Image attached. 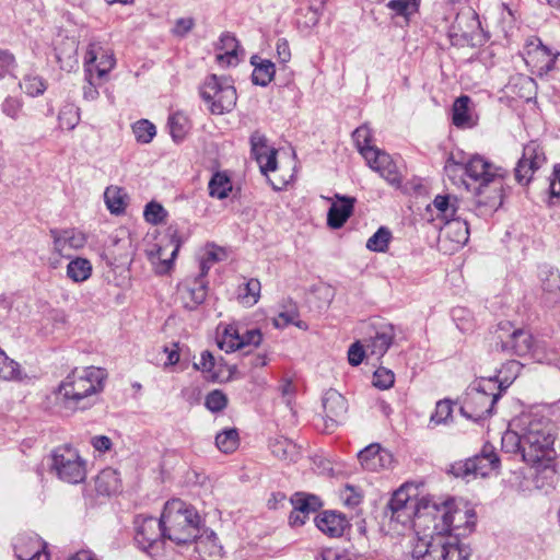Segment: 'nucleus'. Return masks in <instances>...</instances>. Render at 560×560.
Wrapping results in <instances>:
<instances>
[{"label":"nucleus","mask_w":560,"mask_h":560,"mask_svg":"<svg viewBox=\"0 0 560 560\" xmlns=\"http://www.w3.org/2000/svg\"><path fill=\"white\" fill-rule=\"evenodd\" d=\"M365 345H362L361 341L353 342L348 350V361L352 366H358L362 363L365 352Z\"/></svg>","instance_id":"obj_63"},{"label":"nucleus","mask_w":560,"mask_h":560,"mask_svg":"<svg viewBox=\"0 0 560 560\" xmlns=\"http://www.w3.org/2000/svg\"><path fill=\"white\" fill-rule=\"evenodd\" d=\"M91 44L97 45V59L92 65V71L98 80H102L115 67L116 60L113 52L104 51L100 43L92 42Z\"/></svg>","instance_id":"obj_33"},{"label":"nucleus","mask_w":560,"mask_h":560,"mask_svg":"<svg viewBox=\"0 0 560 560\" xmlns=\"http://www.w3.org/2000/svg\"><path fill=\"white\" fill-rule=\"evenodd\" d=\"M260 281L256 278H250L238 287L237 299L243 305L253 306L260 298Z\"/></svg>","instance_id":"obj_35"},{"label":"nucleus","mask_w":560,"mask_h":560,"mask_svg":"<svg viewBox=\"0 0 560 560\" xmlns=\"http://www.w3.org/2000/svg\"><path fill=\"white\" fill-rule=\"evenodd\" d=\"M559 51H553L537 37L526 40L524 60L538 75H544L555 69Z\"/></svg>","instance_id":"obj_10"},{"label":"nucleus","mask_w":560,"mask_h":560,"mask_svg":"<svg viewBox=\"0 0 560 560\" xmlns=\"http://www.w3.org/2000/svg\"><path fill=\"white\" fill-rule=\"evenodd\" d=\"M495 387V383L489 380L481 388H475L468 394L460 412L474 420L485 419L492 415L494 405L500 398L499 393H488L487 389Z\"/></svg>","instance_id":"obj_8"},{"label":"nucleus","mask_w":560,"mask_h":560,"mask_svg":"<svg viewBox=\"0 0 560 560\" xmlns=\"http://www.w3.org/2000/svg\"><path fill=\"white\" fill-rule=\"evenodd\" d=\"M335 198L339 202H334L329 208L327 213V224L331 229H340L351 217L354 209L355 198L341 196L339 194L335 195Z\"/></svg>","instance_id":"obj_19"},{"label":"nucleus","mask_w":560,"mask_h":560,"mask_svg":"<svg viewBox=\"0 0 560 560\" xmlns=\"http://www.w3.org/2000/svg\"><path fill=\"white\" fill-rule=\"evenodd\" d=\"M432 205L444 221L456 217L459 210L458 199L452 195H438Z\"/></svg>","instance_id":"obj_36"},{"label":"nucleus","mask_w":560,"mask_h":560,"mask_svg":"<svg viewBox=\"0 0 560 560\" xmlns=\"http://www.w3.org/2000/svg\"><path fill=\"white\" fill-rule=\"evenodd\" d=\"M143 214L149 223L158 224L164 220L165 210L160 203L151 201L145 206Z\"/></svg>","instance_id":"obj_59"},{"label":"nucleus","mask_w":560,"mask_h":560,"mask_svg":"<svg viewBox=\"0 0 560 560\" xmlns=\"http://www.w3.org/2000/svg\"><path fill=\"white\" fill-rule=\"evenodd\" d=\"M14 549L19 560H49L46 544L38 536H20Z\"/></svg>","instance_id":"obj_17"},{"label":"nucleus","mask_w":560,"mask_h":560,"mask_svg":"<svg viewBox=\"0 0 560 560\" xmlns=\"http://www.w3.org/2000/svg\"><path fill=\"white\" fill-rule=\"evenodd\" d=\"M549 197L552 205H560V164L553 168L549 184Z\"/></svg>","instance_id":"obj_61"},{"label":"nucleus","mask_w":560,"mask_h":560,"mask_svg":"<svg viewBox=\"0 0 560 560\" xmlns=\"http://www.w3.org/2000/svg\"><path fill=\"white\" fill-rule=\"evenodd\" d=\"M136 541L140 548L147 550L160 539L164 538V528L162 517L160 520L152 516L139 515L135 520Z\"/></svg>","instance_id":"obj_13"},{"label":"nucleus","mask_w":560,"mask_h":560,"mask_svg":"<svg viewBox=\"0 0 560 560\" xmlns=\"http://www.w3.org/2000/svg\"><path fill=\"white\" fill-rule=\"evenodd\" d=\"M416 509H407V510H394L389 511V517L392 522L405 526L412 525L415 527V512Z\"/></svg>","instance_id":"obj_60"},{"label":"nucleus","mask_w":560,"mask_h":560,"mask_svg":"<svg viewBox=\"0 0 560 560\" xmlns=\"http://www.w3.org/2000/svg\"><path fill=\"white\" fill-rule=\"evenodd\" d=\"M546 156L540 144L536 141L528 142L522 158L515 167V179L521 185H527L533 174L545 163Z\"/></svg>","instance_id":"obj_11"},{"label":"nucleus","mask_w":560,"mask_h":560,"mask_svg":"<svg viewBox=\"0 0 560 560\" xmlns=\"http://www.w3.org/2000/svg\"><path fill=\"white\" fill-rule=\"evenodd\" d=\"M392 238L390 231L381 226L366 242V248L372 252L385 253Z\"/></svg>","instance_id":"obj_47"},{"label":"nucleus","mask_w":560,"mask_h":560,"mask_svg":"<svg viewBox=\"0 0 560 560\" xmlns=\"http://www.w3.org/2000/svg\"><path fill=\"white\" fill-rule=\"evenodd\" d=\"M362 493L357 490L353 486L347 485L340 491V499L343 504L348 508H355L362 502Z\"/></svg>","instance_id":"obj_58"},{"label":"nucleus","mask_w":560,"mask_h":560,"mask_svg":"<svg viewBox=\"0 0 560 560\" xmlns=\"http://www.w3.org/2000/svg\"><path fill=\"white\" fill-rule=\"evenodd\" d=\"M523 423V460L532 466H548L556 457L555 438L549 419L538 416H524Z\"/></svg>","instance_id":"obj_3"},{"label":"nucleus","mask_w":560,"mask_h":560,"mask_svg":"<svg viewBox=\"0 0 560 560\" xmlns=\"http://www.w3.org/2000/svg\"><path fill=\"white\" fill-rule=\"evenodd\" d=\"M200 96L213 115L230 113L236 105L237 94L225 77L208 75L199 89Z\"/></svg>","instance_id":"obj_6"},{"label":"nucleus","mask_w":560,"mask_h":560,"mask_svg":"<svg viewBox=\"0 0 560 560\" xmlns=\"http://www.w3.org/2000/svg\"><path fill=\"white\" fill-rule=\"evenodd\" d=\"M96 47V44H89L84 58L86 84L83 86V98L90 102L97 100L100 95L96 82L98 79L92 71V65L97 59Z\"/></svg>","instance_id":"obj_26"},{"label":"nucleus","mask_w":560,"mask_h":560,"mask_svg":"<svg viewBox=\"0 0 560 560\" xmlns=\"http://www.w3.org/2000/svg\"><path fill=\"white\" fill-rule=\"evenodd\" d=\"M240 444V436L236 429H226L218 433L215 436L217 447L225 453H233Z\"/></svg>","instance_id":"obj_42"},{"label":"nucleus","mask_w":560,"mask_h":560,"mask_svg":"<svg viewBox=\"0 0 560 560\" xmlns=\"http://www.w3.org/2000/svg\"><path fill=\"white\" fill-rule=\"evenodd\" d=\"M120 479L113 468L103 469L95 479V490L101 495H112L118 492Z\"/></svg>","instance_id":"obj_28"},{"label":"nucleus","mask_w":560,"mask_h":560,"mask_svg":"<svg viewBox=\"0 0 560 560\" xmlns=\"http://www.w3.org/2000/svg\"><path fill=\"white\" fill-rule=\"evenodd\" d=\"M273 325L277 328H284L289 325H295L300 328L303 327V323L299 320V312L294 305H291L288 310L280 312L273 318Z\"/></svg>","instance_id":"obj_50"},{"label":"nucleus","mask_w":560,"mask_h":560,"mask_svg":"<svg viewBox=\"0 0 560 560\" xmlns=\"http://www.w3.org/2000/svg\"><path fill=\"white\" fill-rule=\"evenodd\" d=\"M269 447L271 453L282 460H294L298 456L296 445L283 436H277L270 440Z\"/></svg>","instance_id":"obj_32"},{"label":"nucleus","mask_w":560,"mask_h":560,"mask_svg":"<svg viewBox=\"0 0 560 560\" xmlns=\"http://www.w3.org/2000/svg\"><path fill=\"white\" fill-rule=\"evenodd\" d=\"M255 160L259 164L260 172L264 175H268L269 172L277 170V150L272 149L268 152L255 156Z\"/></svg>","instance_id":"obj_56"},{"label":"nucleus","mask_w":560,"mask_h":560,"mask_svg":"<svg viewBox=\"0 0 560 560\" xmlns=\"http://www.w3.org/2000/svg\"><path fill=\"white\" fill-rule=\"evenodd\" d=\"M418 503L419 501L416 502L408 493V488L406 486H401L393 493L387 508L389 511L416 509L418 508Z\"/></svg>","instance_id":"obj_40"},{"label":"nucleus","mask_w":560,"mask_h":560,"mask_svg":"<svg viewBox=\"0 0 560 560\" xmlns=\"http://www.w3.org/2000/svg\"><path fill=\"white\" fill-rule=\"evenodd\" d=\"M500 348L510 355H527L534 348V339L528 330L514 329L505 340H501Z\"/></svg>","instance_id":"obj_16"},{"label":"nucleus","mask_w":560,"mask_h":560,"mask_svg":"<svg viewBox=\"0 0 560 560\" xmlns=\"http://www.w3.org/2000/svg\"><path fill=\"white\" fill-rule=\"evenodd\" d=\"M395 338V329L390 324H384L375 331V335L365 340V347L370 355L382 358Z\"/></svg>","instance_id":"obj_22"},{"label":"nucleus","mask_w":560,"mask_h":560,"mask_svg":"<svg viewBox=\"0 0 560 560\" xmlns=\"http://www.w3.org/2000/svg\"><path fill=\"white\" fill-rule=\"evenodd\" d=\"M58 120L61 128L72 130L79 122L78 109L73 106H66L60 110Z\"/></svg>","instance_id":"obj_55"},{"label":"nucleus","mask_w":560,"mask_h":560,"mask_svg":"<svg viewBox=\"0 0 560 560\" xmlns=\"http://www.w3.org/2000/svg\"><path fill=\"white\" fill-rule=\"evenodd\" d=\"M20 375V365L0 348V378L11 381Z\"/></svg>","instance_id":"obj_49"},{"label":"nucleus","mask_w":560,"mask_h":560,"mask_svg":"<svg viewBox=\"0 0 560 560\" xmlns=\"http://www.w3.org/2000/svg\"><path fill=\"white\" fill-rule=\"evenodd\" d=\"M394 382V373L385 368L377 369L373 374V385L380 389H388Z\"/></svg>","instance_id":"obj_57"},{"label":"nucleus","mask_w":560,"mask_h":560,"mask_svg":"<svg viewBox=\"0 0 560 560\" xmlns=\"http://www.w3.org/2000/svg\"><path fill=\"white\" fill-rule=\"evenodd\" d=\"M50 470L61 481L78 485L86 478V460L77 448L60 445L50 454Z\"/></svg>","instance_id":"obj_7"},{"label":"nucleus","mask_w":560,"mask_h":560,"mask_svg":"<svg viewBox=\"0 0 560 560\" xmlns=\"http://www.w3.org/2000/svg\"><path fill=\"white\" fill-rule=\"evenodd\" d=\"M209 195L218 199H224L232 190V183L225 173L217 172L208 184Z\"/></svg>","instance_id":"obj_38"},{"label":"nucleus","mask_w":560,"mask_h":560,"mask_svg":"<svg viewBox=\"0 0 560 560\" xmlns=\"http://www.w3.org/2000/svg\"><path fill=\"white\" fill-rule=\"evenodd\" d=\"M136 140L140 143H150L156 135L155 126L147 119L138 120L132 126Z\"/></svg>","instance_id":"obj_48"},{"label":"nucleus","mask_w":560,"mask_h":560,"mask_svg":"<svg viewBox=\"0 0 560 560\" xmlns=\"http://www.w3.org/2000/svg\"><path fill=\"white\" fill-rule=\"evenodd\" d=\"M450 518L452 520V535L457 539L458 536L465 535L466 532H471L475 526L476 514L471 509L456 506L454 501L451 500Z\"/></svg>","instance_id":"obj_25"},{"label":"nucleus","mask_w":560,"mask_h":560,"mask_svg":"<svg viewBox=\"0 0 560 560\" xmlns=\"http://www.w3.org/2000/svg\"><path fill=\"white\" fill-rule=\"evenodd\" d=\"M323 408L326 418L337 423L347 412V400L337 390L329 389L323 397Z\"/></svg>","instance_id":"obj_27"},{"label":"nucleus","mask_w":560,"mask_h":560,"mask_svg":"<svg viewBox=\"0 0 560 560\" xmlns=\"http://www.w3.org/2000/svg\"><path fill=\"white\" fill-rule=\"evenodd\" d=\"M544 301L547 305H555L560 302V273L549 267L541 268L539 272Z\"/></svg>","instance_id":"obj_24"},{"label":"nucleus","mask_w":560,"mask_h":560,"mask_svg":"<svg viewBox=\"0 0 560 560\" xmlns=\"http://www.w3.org/2000/svg\"><path fill=\"white\" fill-rule=\"evenodd\" d=\"M20 88L31 96H37L43 94L46 90V85L39 77L26 75L23 81L20 82Z\"/></svg>","instance_id":"obj_53"},{"label":"nucleus","mask_w":560,"mask_h":560,"mask_svg":"<svg viewBox=\"0 0 560 560\" xmlns=\"http://www.w3.org/2000/svg\"><path fill=\"white\" fill-rule=\"evenodd\" d=\"M363 158L369 166L377 172L384 179L392 185L400 184V176L397 166L389 154L377 148L363 151Z\"/></svg>","instance_id":"obj_14"},{"label":"nucleus","mask_w":560,"mask_h":560,"mask_svg":"<svg viewBox=\"0 0 560 560\" xmlns=\"http://www.w3.org/2000/svg\"><path fill=\"white\" fill-rule=\"evenodd\" d=\"M49 236L52 240L54 253L62 257H70L68 250H79L88 242L86 234L77 228L50 229Z\"/></svg>","instance_id":"obj_12"},{"label":"nucleus","mask_w":560,"mask_h":560,"mask_svg":"<svg viewBox=\"0 0 560 560\" xmlns=\"http://www.w3.org/2000/svg\"><path fill=\"white\" fill-rule=\"evenodd\" d=\"M464 171L465 174L478 184L477 191L481 192L483 187L491 184L501 185V179L504 176L503 170L486 158L476 154L470 156L467 161L464 159L457 160L455 155H451L445 164V171L448 174L456 173V171Z\"/></svg>","instance_id":"obj_5"},{"label":"nucleus","mask_w":560,"mask_h":560,"mask_svg":"<svg viewBox=\"0 0 560 560\" xmlns=\"http://www.w3.org/2000/svg\"><path fill=\"white\" fill-rule=\"evenodd\" d=\"M92 275V264L89 259L77 257L67 266V276L73 282H83Z\"/></svg>","instance_id":"obj_34"},{"label":"nucleus","mask_w":560,"mask_h":560,"mask_svg":"<svg viewBox=\"0 0 560 560\" xmlns=\"http://www.w3.org/2000/svg\"><path fill=\"white\" fill-rule=\"evenodd\" d=\"M219 347L226 351L232 352L242 348L241 331L235 326H228L221 339L218 341Z\"/></svg>","instance_id":"obj_45"},{"label":"nucleus","mask_w":560,"mask_h":560,"mask_svg":"<svg viewBox=\"0 0 560 560\" xmlns=\"http://www.w3.org/2000/svg\"><path fill=\"white\" fill-rule=\"evenodd\" d=\"M104 200L107 209L113 214L122 213L127 206L126 194L117 186H109L105 189Z\"/></svg>","instance_id":"obj_37"},{"label":"nucleus","mask_w":560,"mask_h":560,"mask_svg":"<svg viewBox=\"0 0 560 560\" xmlns=\"http://www.w3.org/2000/svg\"><path fill=\"white\" fill-rule=\"evenodd\" d=\"M106 370L96 366L74 369L59 385L63 405L70 409H85L89 399L103 392Z\"/></svg>","instance_id":"obj_2"},{"label":"nucleus","mask_w":560,"mask_h":560,"mask_svg":"<svg viewBox=\"0 0 560 560\" xmlns=\"http://www.w3.org/2000/svg\"><path fill=\"white\" fill-rule=\"evenodd\" d=\"M451 500H419L415 512L418 538L407 560H468L470 549L452 535Z\"/></svg>","instance_id":"obj_1"},{"label":"nucleus","mask_w":560,"mask_h":560,"mask_svg":"<svg viewBox=\"0 0 560 560\" xmlns=\"http://www.w3.org/2000/svg\"><path fill=\"white\" fill-rule=\"evenodd\" d=\"M522 364L516 360L508 361L497 375V382L499 383V389H505L517 377L521 372Z\"/></svg>","instance_id":"obj_43"},{"label":"nucleus","mask_w":560,"mask_h":560,"mask_svg":"<svg viewBox=\"0 0 560 560\" xmlns=\"http://www.w3.org/2000/svg\"><path fill=\"white\" fill-rule=\"evenodd\" d=\"M317 528L329 537L342 536L349 526L347 517L335 511H324L315 518Z\"/></svg>","instance_id":"obj_21"},{"label":"nucleus","mask_w":560,"mask_h":560,"mask_svg":"<svg viewBox=\"0 0 560 560\" xmlns=\"http://www.w3.org/2000/svg\"><path fill=\"white\" fill-rule=\"evenodd\" d=\"M358 457L362 467L370 471L388 468L393 464V455L376 443L370 444L362 450Z\"/></svg>","instance_id":"obj_15"},{"label":"nucleus","mask_w":560,"mask_h":560,"mask_svg":"<svg viewBox=\"0 0 560 560\" xmlns=\"http://www.w3.org/2000/svg\"><path fill=\"white\" fill-rule=\"evenodd\" d=\"M250 148L254 156H258L265 152L272 150L267 144V138L259 131H254L250 136Z\"/></svg>","instance_id":"obj_62"},{"label":"nucleus","mask_w":560,"mask_h":560,"mask_svg":"<svg viewBox=\"0 0 560 560\" xmlns=\"http://www.w3.org/2000/svg\"><path fill=\"white\" fill-rule=\"evenodd\" d=\"M192 544L195 551L202 560H215L222 556L223 547L213 530L199 528L198 536Z\"/></svg>","instance_id":"obj_18"},{"label":"nucleus","mask_w":560,"mask_h":560,"mask_svg":"<svg viewBox=\"0 0 560 560\" xmlns=\"http://www.w3.org/2000/svg\"><path fill=\"white\" fill-rule=\"evenodd\" d=\"M470 98L467 95H462L453 104V124L458 128H466L472 125L471 116L469 113Z\"/></svg>","instance_id":"obj_31"},{"label":"nucleus","mask_w":560,"mask_h":560,"mask_svg":"<svg viewBox=\"0 0 560 560\" xmlns=\"http://www.w3.org/2000/svg\"><path fill=\"white\" fill-rule=\"evenodd\" d=\"M291 503L295 510L303 512L307 516L310 513L317 511L322 505L317 497L303 493H296L291 499Z\"/></svg>","instance_id":"obj_46"},{"label":"nucleus","mask_w":560,"mask_h":560,"mask_svg":"<svg viewBox=\"0 0 560 560\" xmlns=\"http://www.w3.org/2000/svg\"><path fill=\"white\" fill-rule=\"evenodd\" d=\"M171 136L175 141H182L190 129V124L183 113H174L168 118Z\"/></svg>","instance_id":"obj_41"},{"label":"nucleus","mask_w":560,"mask_h":560,"mask_svg":"<svg viewBox=\"0 0 560 560\" xmlns=\"http://www.w3.org/2000/svg\"><path fill=\"white\" fill-rule=\"evenodd\" d=\"M499 464L500 459L494 447L487 444L479 455L454 465L452 469L456 477H467L470 475L474 477H487L499 468Z\"/></svg>","instance_id":"obj_9"},{"label":"nucleus","mask_w":560,"mask_h":560,"mask_svg":"<svg viewBox=\"0 0 560 560\" xmlns=\"http://www.w3.org/2000/svg\"><path fill=\"white\" fill-rule=\"evenodd\" d=\"M218 54L215 60L221 66H234L240 61V44L236 37L225 32L220 36L219 43L215 46Z\"/></svg>","instance_id":"obj_23"},{"label":"nucleus","mask_w":560,"mask_h":560,"mask_svg":"<svg viewBox=\"0 0 560 560\" xmlns=\"http://www.w3.org/2000/svg\"><path fill=\"white\" fill-rule=\"evenodd\" d=\"M262 340V335L259 329H246L241 332L242 348L246 346L258 347Z\"/></svg>","instance_id":"obj_64"},{"label":"nucleus","mask_w":560,"mask_h":560,"mask_svg":"<svg viewBox=\"0 0 560 560\" xmlns=\"http://www.w3.org/2000/svg\"><path fill=\"white\" fill-rule=\"evenodd\" d=\"M200 516L196 509L180 499H172L164 505L162 526L164 539L177 546L192 544L200 528Z\"/></svg>","instance_id":"obj_4"},{"label":"nucleus","mask_w":560,"mask_h":560,"mask_svg":"<svg viewBox=\"0 0 560 560\" xmlns=\"http://www.w3.org/2000/svg\"><path fill=\"white\" fill-rule=\"evenodd\" d=\"M420 3L421 0H389L386 8L390 10L392 18L401 16L409 22L419 12Z\"/></svg>","instance_id":"obj_30"},{"label":"nucleus","mask_w":560,"mask_h":560,"mask_svg":"<svg viewBox=\"0 0 560 560\" xmlns=\"http://www.w3.org/2000/svg\"><path fill=\"white\" fill-rule=\"evenodd\" d=\"M180 298L185 308L195 310L198 305L203 303L207 298V289L201 280H196L192 287H186L180 292Z\"/></svg>","instance_id":"obj_29"},{"label":"nucleus","mask_w":560,"mask_h":560,"mask_svg":"<svg viewBox=\"0 0 560 560\" xmlns=\"http://www.w3.org/2000/svg\"><path fill=\"white\" fill-rule=\"evenodd\" d=\"M518 431L508 430L502 436V448L508 453H521L523 455V423H517Z\"/></svg>","instance_id":"obj_39"},{"label":"nucleus","mask_w":560,"mask_h":560,"mask_svg":"<svg viewBox=\"0 0 560 560\" xmlns=\"http://www.w3.org/2000/svg\"><path fill=\"white\" fill-rule=\"evenodd\" d=\"M205 406L212 412H219L226 408L228 397L220 389H213L205 399Z\"/></svg>","instance_id":"obj_51"},{"label":"nucleus","mask_w":560,"mask_h":560,"mask_svg":"<svg viewBox=\"0 0 560 560\" xmlns=\"http://www.w3.org/2000/svg\"><path fill=\"white\" fill-rule=\"evenodd\" d=\"M353 141L363 155V151L374 149L375 147L370 145L372 140V131L368 126L358 127L352 133Z\"/></svg>","instance_id":"obj_52"},{"label":"nucleus","mask_w":560,"mask_h":560,"mask_svg":"<svg viewBox=\"0 0 560 560\" xmlns=\"http://www.w3.org/2000/svg\"><path fill=\"white\" fill-rule=\"evenodd\" d=\"M275 75V65L269 60H264L255 65L252 80L253 83L260 86L268 85Z\"/></svg>","instance_id":"obj_44"},{"label":"nucleus","mask_w":560,"mask_h":560,"mask_svg":"<svg viewBox=\"0 0 560 560\" xmlns=\"http://www.w3.org/2000/svg\"><path fill=\"white\" fill-rule=\"evenodd\" d=\"M441 237L453 244L452 249H457L465 245L469 238L467 221L459 217L446 220L441 229Z\"/></svg>","instance_id":"obj_20"},{"label":"nucleus","mask_w":560,"mask_h":560,"mask_svg":"<svg viewBox=\"0 0 560 560\" xmlns=\"http://www.w3.org/2000/svg\"><path fill=\"white\" fill-rule=\"evenodd\" d=\"M452 402L447 399L440 400L436 402L435 411L432 413L430 422L436 425L446 423L447 420L452 417Z\"/></svg>","instance_id":"obj_54"}]
</instances>
